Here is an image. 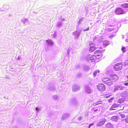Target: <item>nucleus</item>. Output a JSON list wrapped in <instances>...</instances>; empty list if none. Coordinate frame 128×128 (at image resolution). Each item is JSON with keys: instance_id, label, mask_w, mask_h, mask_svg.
I'll use <instances>...</instances> for the list:
<instances>
[{"instance_id": "1", "label": "nucleus", "mask_w": 128, "mask_h": 128, "mask_svg": "<svg viewBox=\"0 0 128 128\" xmlns=\"http://www.w3.org/2000/svg\"><path fill=\"white\" fill-rule=\"evenodd\" d=\"M119 79L118 76L116 74H110L108 77H105L102 79V81L106 85L110 86L113 84V82Z\"/></svg>"}, {"instance_id": "2", "label": "nucleus", "mask_w": 128, "mask_h": 128, "mask_svg": "<svg viewBox=\"0 0 128 128\" xmlns=\"http://www.w3.org/2000/svg\"><path fill=\"white\" fill-rule=\"evenodd\" d=\"M97 89L100 91L104 92L106 90V86L102 83H100L97 85Z\"/></svg>"}, {"instance_id": "3", "label": "nucleus", "mask_w": 128, "mask_h": 128, "mask_svg": "<svg viewBox=\"0 0 128 128\" xmlns=\"http://www.w3.org/2000/svg\"><path fill=\"white\" fill-rule=\"evenodd\" d=\"M122 67V62H119L116 64L114 66L113 68L115 71L121 70Z\"/></svg>"}, {"instance_id": "4", "label": "nucleus", "mask_w": 128, "mask_h": 128, "mask_svg": "<svg viewBox=\"0 0 128 128\" xmlns=\"http://www.w3.org/2000/svg\"><path fill=\"white\" fill-rule=\"evenodd\" d=\"M94 55L96 56V59H99L101 58L102 56V51L100 50H97L94 52Z\"/></svg>"}, {"instance_id": "5", "label": "nucleus", "mask_w": 128, "mask_h": 128, "mask_svg": "<svg viewBox=\"0 0 128 128\" xmlns=\"http://www.w3.org/2000/svg\"><path fill=\"white\" fill-rule=\"evenodd\" d=\"M114 12L117 14H124V11L120 8H117L115 10Z\"/></svg>"}, {"instance_id": "6", "label": "nucleus", "mask_w": 128, "mask_h": 128, "mask_svg": "<svg viewBox=\"0 0 128 128\" xmlns=\"http://www.w3.org/2000/svg\"><path fill=\"white\" fill-rule=\"evenodd\" d=\"M106 120L104 118L100 120L97 124V126H102L104 124V123L106 122Z\"/></svg>"}, {"instance_id": "7", "label": "nucleus", "mask_w": 128, "mask_h": 128, "mask_svg": "<svg viewBox=\"0 0 128 128\" xmlns=\"http://www.w3.org/2000/svg\"><path fill=\"white\" fill-rule=\"evenodd\" d=\"M96 56L94 55H92L89 58V59L91 62H93L95 61L96 58Z\"/></svg>"}, {"instance_id": "8", "label": "nucleus", "mask_w": 128, "mask_h": 128, "mask_svg": "<svg viewBox=\"0 0 128 128\" xmlns=\"http://www.w3.org/2000/svg\"><path fill=\"white\" fill-rule=\"evenodd\" d=\"M105 128H114V127L112 124L108 123L106 125Z\"/></svg>"}, {"instance_id": "9", "label": "nucleus", "mask_w": 128, "mask_h": 128, "mask_svg": "<svg viewBox=\"0 0 128 128\" xmlns=\"http://www.w3.org/2000/svg\"><path fill=\"white\" fill-rule=\"evenodd\" d=\"M120 104H113L110 108L111 110L116 109V108Z\"/></svg>"}, {"instance_id": "10", "label": "nucleus", "mask_w": 128, "mask_h": 128, "mask_svg": "<svg viewBox=\"0 0 128 128\" xmlns=\"http://www.w3.org/2000/svg\"><path fill=\"white\" fill-rule=\"evenodd\" d=\"M96 49V48L94 46H92L90 47L89 49V51L90 52H92Z\"/></svg>"}, {"instance_id": "11", "label": "nucleus", "mask_w": 128, "mask_h": 128, "mask_svg": "<svg viewBox=\"0 0 128 128\" xmlns=\"http://www.w3.org/2000/svg\"><path fill=\"white\" fill-rule=\"evenodd\" d=\"M111 119L113 121L117 122L118 120V117L116 116H114L111 117Z\"/></svg>"}, {"instance_id": "12", "label": "nucleus", "mask_w": 128, "mask_h": 128, "mask_svg": "<svg viewBox=\"0 0 128 128\" xmlns=\"http://www.w3.org/2000/svg\"><path fill=\"white\" fill-rule=\"evenodd\" d=\"M70 116V114L68 113H66L64 114L62 116V118L64 119Z\"/></svg>"}, {"instance_id": "13", "label": "nucleus", "mask_w": 128, "mask_h": 128, "mask_svg": "<svg viewBox=\"0 0 128 128\" xmlns=\"http://www.w3.org/2000/svg\"><path fill=\"white\" fill-rule=\"evenodd\" d=\"M122 7L123 8H128V4L125 3L121 5Z\"/></svg>"}, {"instance_id": "14", "label": "nucleus", "mask_w": 128, "mask_h": 128, "mask_svg": "<svg viewBox=\"0 0 128 128\" xmlns=\"http://www.w3.org/2000/svg\"><path fill=\"white\" fill-rule=\"evenodd\" d=\"M128 93L126 92H123L122 94V95L123 96L126 97L127 96Z\"/></svg>"}, {"instance_id": "15", "label": "nucleus", "mask_w": 128, "mask_h": 128, "mask_svg": "<svg viewBox=\"0 0 128 128\" xmlns=\"http://www.w3.org/2000/svg\"><path fill=\"white\" fill-rule=\"evenodd\" d=\"M100 72L99 70H97L95 71L93 73L94 76H96L97 73Z\"/></svg>"}, {"instance_id": "16", "label": "nucleus", "mask_w": 128, "mask_h": 128, "mask_svg": "<svg viewBox=\"0 0 128 128\" xmlns=\"http://www.w3.org/2000/svg\"><path fill=\"white\" fill-rule=\"evenodd\" d=\"M119 115L122 118H124L125 117V116L123 114V113L120 112L118 113Z\"/></svg>"}, {"instance_id": "17", "label": "nucleus", "mask_w": 128, "mask_h": 128, "mask_svg": "<svg viewBox=\"0 0 128 128\" xmlns=\"http://www.w3.org/2000/svg\"><path fill=\"white\" fill-rule=\"evenodd\" d=\"M122 50L123 52H125L126 51L125 47H122Z\"/></svg>"}, {"instance_id": "18", "label": "nucleus", "mask_w": 128, "mask_h": 128, "mask_svg": "<svg viewBox=\"0 0 128 128\" xmlns=\"http://www.w3.org/2000/svg\"><path fill=\"white\" fill-rule=\"evenodd\" d=\"M114 98H110V99L108 100V101L109 102H112V100H113V99H114Z\"/></svg>"}, {"instance_id": "19", "label": "nucleus", "mask_w": 128, "mask_h": 128, "mask_svg": "<svg viewBox=\"0 0 128 128\" xmlns=\"http://www.w3.org/2000/svg\"><path fill=\"white\" fill-rule=\"evenodd\" d=\"M118 102L120 103H122V102H123V100L122 99H119Z\"/></svg>"}, {"instance_id": "20", "label": "nucleus", "mask_w": 128, "mask_h": 128, "mask_svg": "<svg viewBox=\"0 0 128 128\" xmlns=\"http://www.w3.org/2000/svg\"><path fill=\"white\" fill-rule=\"evenodd\" d=\"M125 120L126 122L128 123V117L125 119Z\"/></svg>"}, {"instance_id": "21", "label": "nucleus", "mask_w": 128, "mask_h": 128, "mask_svg": "<svg viewBox=\"0 0 128 128\" xmlns=\"http://www.w3.org/2000/svg\"><path fill=\"white\" fill-rule=\"evenodd\" d=\"M79 121H80L82 120V117L81 116H80L78 118Z\"/></svg>"}, {"instance_id": "22", "label": "nucleus", "mask_w": 128, "mask_h": 128, "mask_svg": "<svg viewBox=\"0 0 128 128\" xmlns=\"http://www.w3.org/2000/svg\"><path fill=\"white\" fill-rule=\"evenodd\" d=\"M40 110V108H38V107H36V110L37 112L38 111Z\"/></svg>"}, {"instance_id": "23", "label": "nucleus", "mask_w": 128, "mask_h": 128, "mask_svg": "<svg viewBox=\"0 0 128 128\" xmlns=\"http://www.w3.org/2000/svg\"><path fill=\"white\" fill-rule=\"evenodd\" d=\"M89 27H88L87 28H86V29L84 30V31H86L88 30H89Z\"/></svg>"}, {"instance_id": "24", "label": "nucleus", "mask_w": 128, "mask_h": 128, "mask_svg": "<svg viewBox=\"0 0 128 128\" xmlns=\"http://www.w3.org/2000/svg\"><path fill=\"white\" fill-rule=\"evenodd\" d=\"M94 124V123H92V124H89V128H90V126H92V125H93Z\"/></svg>"}, {"instance_id": "25", "label": "nucleus", "mask_w": 128, "mask_h": 128, "mask_svg": "<svg viewBox=\"0 0 128 128\" xmlns=\"http://www.w3.org/2000/svg\"><path fill=\"white\" fill-rule=\"evenodd\" d=\"M124 85L126 86H128V82H126V83H125L124 84Z\"/></svg>"}, {"instance_id": "26", "label": "nucleus", "mask_w": 128, "mask_h": 128, "mask_svg": "<svg viewBox=\"0 0 128 128\" xmlns=\"http://www.w3.org/2000/svg\"><path fill=\"white\" fill-rule=\"evenodd\" d=\"M111 96V95H110V96H106V97L107 98L109 97V96Z\"/></svg>"}, {"instance_id": "27", "label": "nucleus", "mask_w": 128, "mask_h": 128, "mask_svg": "<svg viewBox=\"0 0 128 128\" xmlns=\"http://www.w3.org/2000/svg\"><path fill=\"white\" fill-rule=\"evenodd\" d=\"M102 48V47H100V48H99L100 49H101Z\"/></svg>"}, {"instance_id": "28", "label": "nucleus", "mask_w": 128, "mask_h": 128, "mask_svg": "<svg viewBox=\"0 0 128 128\" xmlns=\"http://www.w3.org/2000/svg\"><path fill=\"white\" fill-rule=\"evenodd\" d=\"M101 102V101H100V100L98 101V102H97L98 103V102Z\"/></svg>"}, {"instance_id": "29", "label": "nucleus", "mask_w": 128, "mask_h": 128, "mask_svg": "<svg viewBox=\"0 0 128 128\" xmlns=\"http://www.w3.org/2000/svg\"><path fill=\"white\" fill-rule=\"evenodd\" d=\"M101 104V103H98V104Z\"/></svg>"}, {"instance_id": "30", "label": "nucleus", "mask_w": 128, "mask_h": 128, "mask_svg": "<svg viewBox=\"0 0 128 128\" xmlns=\"http://www.w3.org/2000/svg\"><path fill=\"white\" fill-rule=\"evenodd\" d=\"M127 78H128V75L127 76Z\"/></svg>"}, {"instance_id": "31", "label": "nucleus", "mask_w": 128, "mask_h": 128, "mask_svg": "<svg viewBox=\"0 0 128 128\" xmlns=\"http://www.w3.org/2000/svg\"><path fill=\"white\" fill-rule=\"evenodd\" d=\"M46 42H47L48 40H46Z\"/></svg>"}, {"instance_id": "32", "label": "nucleus", "mask_w": 128, "mask_h": 128, "mask_svg": "<svg viewBox=\"0 0 128 128\" xmlns=\"http://www.w3.org/2000/svg\"><path fill=\"white\" fill-rule=\"evenodd\" d=\"M127 2H128V1H127Z\"/></svg>"}]
</instances>
